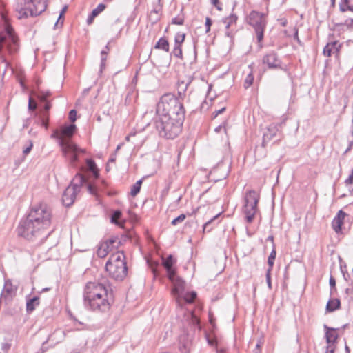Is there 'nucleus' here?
<instances>
[{"instance_id":"1","label":"nucleus","mask_w":353,"mask_h":353,"mask_svg":"<svg viewBox=\"0 0 353 353\" xmlns=\"http://www.w3.org/2000/svg\"><path fill=\"white\" fill-rule=\"evenodd\" d=\"M52 217L51 209L46 203L33 205L27 217L20 221L18 235L41 245L53 231L50 230Z\"/></svg>"},{"instance_id":"2","label":"nucleus","mask_w":353,"mask_h":353,"mask_svg":"<svg viewBox=\"0 0 353 353\" xmlns=\"http://www.w3.org/2000/svg\"><path fill=\"white\" fill-rule=\"evenodd\" d=\"M112 292L99 282H88L83 292L85 307L97 313H108L113 303Z\"/></svg>"},{"instance_id":"3","label":"nucleus","mask_w":353,"mask_h":353,"mask_svg":"<svg viewBox=\"0 0 353 353\" xmlns=\"http://www.w3.org/2000/svg\"><path fill=\"white\" fill-rule=\"evenodd\" d=\"M184 120L180 114L179 117L157 116L155 128L161 137L173 139L181 133Z\"/></svg>"},{"instance_id":"4","label":"nucleus","mask_w":353,"mask_h":353,"mask_svg":"<svg viewBox=\"0 0 353 353\" xmlns=\"http://www.w3.org/2000/svg\"><path fill=\"white\" fill-rule=\"evenodd\" d=\"M157 116H170L185 117V110L183 102L172 93L163 94L157 104Z\"/></svg>"},{"instance_id":"5","label":"nucleus","mask_w":353,"mask_h":353,"mask_svg":"<svg viewBox=\"0 0 353 353\" xmlns=\"http://www.w3.org/2000/svg\"><path fill=\"white\" fill-rule=\"evenodd\" d=\"M105 270L110 277L121 281L128 274L126 257L123 252L118 251L110 255L105 264Z\"/></svg>"},{"instance_id":"6","label":"nucleus","mask_w":353,"mask_h":353,"mask_svg":"<svg viewBox=\"0 0 353 353\" xmlns=\"http://www.w3.org/2000/svg\"><path fill=\"white\" fill-rule=\"evenodd\" d=\"M3 49H5L10 56L14 54L19 49L18 38L10 24H7L4 32L0 33V60L5 64V70H6L10 63L1 53Z\"/></svg>"},{"instance_id":"7","label":"nucleus","mask_w":353,"mask_h":353,"mask_svg":"<svg viewBox=\"0 0 353 353\" xmlns=\"http://www.w3.org/2000/svg\"><path fill=\"white\" fill-rule=\"evenodd\" d=\"M47 1L48 0H16L14 9L17 18L21 19L39 16L46 10Z\"/></svg>"},{"instance_id":"8","label":"nucleus","mask_w":353,"mask_h":353,"mask_svg":"<svg viewBox=\"0 0 353 353\" xmlns=\"http://www.w3.org/2000/svg\"><path fill=\"white\" fill-rule=\"evenodd\" d=\"M247 23L254 29L256 36L257 43L262 48L264 38V31L268 25V12H260L252 10L246 18Z\"/></svg>"},{"instance_id":"9","label":"nucleus","mask_w":353,"mask_h":353,"mask_svg":"<svg viewBox=\"0 0 353 353\" xmlns=\"http://www.w3.org/2000/svg\"><path fill=\"white\" fill-rule=\"evenodd\" d=\"M259 199L260 194L256 190H250L245 192L242 212L246 223H252L254 221L255 215L259 211L258 203Z\"/></svg>"},{"instance_id":"10","label":"nucleus","mask_w":353,"mask_h":353,"mask_svg":"<svg viewBox=\"0 0 353 353\" xmlns=\"http://www.w3.org/2000/svg\"><path fill=\"white\" fill-rule=\"evenodd\" d=\"M84 181L85 178L83 175L77 174L74 181L68 186L62 195V202L65 206L69 207L73 204L77 194L80 192L81 185Z\"/></svg>"},{"instance_id":"11","label":"nucleus","mask_w":353,"mask_h":353,"mask_svg":"<svg viewBox=\"0 0 353 353\" xmlns=\"http://www.w3.org/2000/svg\"><path fill=\"white\" fill-rule=\"evenodd\" d=\"M60 146L65 157L69 160L72 167H76L79 161V154L85 153L84 149L80 148L78 145L69 140H61Z\"/></svg>"},{"instance_id":"12","label":"nucleus","mask_w":353,"mask_h":353,"mask_svg":"<svg viewBox=\"0 0 353 353\" xmlns=\"http://www.w3.org/2000/svg\"><path fill=\"white\" fill-rule=\"evenodd\" d=\"M120 243L121 241L118 237H113L101 243L97 251V256L100 258L105 257L113 248H117Z\"/></svg>"},{"instance_id":"13","label":"nucleus","mask_w":353,"mask_h":353,"mask_svg":"<svg viewBox=\"0 0 353 353\" xmlns=\"http://www.w3.org/2000/svg\"><path fill=\"white\" fill-rule=\"evenodd\" d=\"M173 283L172 294L174 297L176 305H181V298L185 290V283L180 277L173 276L172 279H170Z\"/></svg>"},{"instance_id":"14","label":"nucleus","mask_w":353,"mask_h":353,"mask_svg":"<svg viewBox=\"0 0 353 353\" xmlns=\"http://www.w3.org/2000/svg\"><path fill=\"white\" fill-rule=\"evenodd\" d=\"M262 63L267 65L268 68L270 70L281 68L282 62L279 58L278 54L273 50L263 57Z\"/></svg>"},{"instance_id":"15","label":"nucleus","mask_w":353,"mask_h":353,"mask_svg":"<svg viewBox=\"0 0 353 353\" xmlns=\"http://www.w3.org/2000/svg\"><path fill=\"white\" fill-rule=\"evenodd\" d=\"M17 289V285H13L11 279H8L5 280L0 298L5 301H12L16 295Z\"/></svg>"},{"instance_id":"16","label":"nucleus","mask_w":353,"mask_h":353,"mask_svg":"<svg viewBox=\"0 0 353 353\" xmlns=\"http://www.w3.org/2000/svg\"><path fill=\"white\" fill-rule=\"evenodd\" d=\"M176 263V259L172 254L168 255L166 258L162 257V265L167 272L169 279H172L176 275V268L174 265Z\"/></svg>"},{"instance_id":"17","label":"nucleus","mask_w":353,"mask_h":353,"mask_svg":"<svg viewBox=\"0 0 353 353\" xmlns=\"http://www.w3.org/2000/svg\"><path fill=\"white\" fill-rule=\"evenodd\" d=\"M342 47V43L339 41H331L328 42L323 48V54L325 57H330L335 55L338 59L340 54V50Z\"/></svg>"},{"instance_id":"18","label":"nucleus","mask_w":353,"mask_h":353,"mask_svg":"<svg viewBox=\"0 0 353 353\" xmlns=\"http://www.w3.org/2000/svg\"><path fill=\"white\" fill-rule=\"evenodd\" d=\"M349 215L343 210H340L332 221V228L336 234H342V225L344 223L345 218Z\"/></svg>"},{"instance_id":"19","label":"nucleus","mask_w":353,"mask_h":353,"mask_svg":"<svg viewBox=\"0 0 353 353\" xmlns=\"http://www.w3.org/2000/svg\"><path fill=\"white\" fill-rule=\"evenodd\" d=\"M279 124L272 123L265 130L263 135V146L270 141L274 137H275L279 131Z\"/></svg>"},{"instance_id":"20","label":"nucleus","mask_w":353,"mask_h":353,"mask_svg":"<svg viewBox=\"0 0 353 353\" xmlns=\"http://www.w3.org/2000/svg\"><path fill=\"white\" fill-rule=\"evenodd\" d=\"M76 130L77 126L74 124H70L63 126L61 128L60 133H57L59 142L61 139L70 141V139L74 135Z\"/></svg>"},{"instance_id":"21","label":"nucleus","mask_w":353,"mask_h":353,"mask_svg":"<svg viewBox=\"0 0 353 353\" xmlns=\"http://www.w3.org/2000/svg\"><path fill=\"white\" fill-rule=\"evenodd\" d=\"M323 328L325 331V337L327 343H334L336 344L339 339V334L337 331L338 328L330 327L327 325H323Z\"/></svg>"},{"instance_id":"22","label":"nucleus","mask_w":353,"mask_h":353,"mask_svg":"<svg viewBox=\"0 0 353 353\" xmlns=\"http://www.w3.org/2000/svg\"><path fill=\"white\" fill-rule=\"evenodd\" d=\"M63 335V331H61L60 330H55L52 334H50L48 336L47 340L43 343L41 349L39 350V352L37 353H43L45 351H46L47 347H46V345L48 342H52V345H54L55 344L58 343L60 341V340L57 339L56 336H59L60 338H62Z\"/></svg>"},{"instance_id":"23","label":"nucleus","mask_w":353,"mask_h":353,"mask_svg":"<svg viewBox=\"0 0 353 353\" xmlns=\"http://www.w3.org/2000/svg\"><path fill=\"white\" fill-rule=\"evenodd\" d=\"M192 345L191 340L186 334H183L179 337V350L182 353H188Z\"/></svg>"},{"instance_id":"24","label":"nucleus","mask_w":353,"mask_h":353,"mask_svg":"<svg viewBox=\"0 0 353 353\" xmlns=\"http://www.w3.org/2000/svg\"><path fill=\"white\" fill-rule=\"evenodd\" d=\"M40 304L39 297L34 296L26 300V312L31 314Z\"/></svg>"},{"instance_id":"25","label":"nucleus","mask_w":353,"mask_h":353,"mask_svg":"<svg viewBox=\"0 0 353 353\" xmlns=\"http://www.w3.org/2000/svg\"><path fill=\"white\" fill-rule=\"evenodd\" d=\"M197 296V294L194 291L184 292L183 296L181 298V305H177L179 307L183 306V302L185 303H192Z\"/></svg>"},{"instance_id":"26","label":"nucleus","mask_w":353,"mask_h":353,"mask_svg":"<svg viewBox=\"0 0 353 353\" xmlns=\"http://www.w3.org/2000/svg\"><path fill=\"white\" fill-rule=\"evenodd\" d=\"M110 43L111 41H108L107 45L101 52V64H100V72H101L105 68V63L107 60V55L110 51Z\"/></svg>"},{"instance_id":"27","label":"nucleus","mask_w":353,"mask_h":353,"mask_svg":"<svg viewBox=\"0 0 353 353\" xmlns=\"http://www.w3.org/2000/svg\"><path fill=\"white\" fill-rule=\"evenodd\" d=\"M237 19L238 17L236 14H232L223 19V22L225 24L226 28L225 34L228 37H231V33L228 30L232 24L236 23Z\"/></svg>"},{"instance_id":"28","label":"nucleus","mask_w":353,"mask_h":353,"mask_svg":"<svg viewBox=\"0 0 353 353\" xmlns=\"http://www.w3.org/2000/svg\"><path fill=\"white\" fill-rule=\"evenodd\" d=\"M341 307V302L339 299H333L329 300L326 305V310L329 312H332Z\"/></svg>"},{"instance_id":"29","label":"nucleus","mask_w":353,"mask_h":353,"mask_svg":"<svg viewBox=\"0 0 353 353\" xmlns=\"http://www.w3.org/2000/svg\"><path fill=\"white\" fill-rule=\"evenodd\" d=\"M190 83H185L184 81L179 82L177 85L178 97L177 98L183 102V98L185 95V92Z\"/></svg>"},{"instance_id":"30","label":"nucleus","mask_w":353,"mask_h":353,"mask_svg":"<svg viewBox=\"0 0 353 353\" xmlns=\"http://www.w3.org/2000/svg\"><path fill=\"white\" fill-rule=\"evenodd\" d=\"M86 165L88 170L91 172L96 178H97L99 175V172L94 161L92 159H87Z\"/></svg>"},{"instance_id":"31","label":"nucleus","mask_w":353,"mask_h":353,"mask_svg":"<svg viewBox=\"0 0 353 353\" xmlns=\"http://www.w3.org/2000/svg\"><path fill=\"white\" fill-rule=\"evenodd\" d=\"M339 8L343 12L347 10L353 12V0H341L339 4Z\"/></svg>"},{"instance_id":"32","label":"nucleus","mask_w":353,"mask_h":353,"mask_svg":"<svg viewBox=\"0 0 353 353\" xmlns=\"http://www.w3.org/2000/svg\"><path fill=\"white\" fill-rule=\"evenodd\" d=\"M249 72L245 79L244 81V88L245 89H248L249 87H250L254 81V75H253V70L251 65H249Z\"/></svg>"},{"instance_id":"33","label":"nucleus","mask_w":353,"mask_h":353,"mask_svg":"<svg viewBox=\"0 0 353 353\" xmlns=\"http://www.w3.org/2000/svg\"><path fill=\"white\" fill-rule=\"evenodd\" d=\"M155 48L162 49L165 52L169 51V43L165 38H160L155 45Z\"/></svg>"},{"instance_id":"34","label":"nucleus","mask_w":353,"mask_h":353,"mask_svg":"<svg viewBox=\"0 0 353 353\" xmlns=\"http://www.w3.org/2000/svg\"><path fill=\"white\" fill-rule=\"evenodd\" d=\"M276 248H275V244L273 243L272 250L270 252V254L268 256V264L269 266L268 269H272L274 263V260L276 259Z\"/></svg>"},{"instance_id":"35","label":"nucleus","mask_w":353,"mask_h":353,"mask_svg":"<svg viewBox=\"0 0 353 353\" xmlns=\"http://www.w3.org/2000/svg\"><path fill=\"white\" fill-rule=\"evenodd\" d=\"M161 10L160 8H154L153 10H152L150 12L149 17L151 21H152L153 23H156L157 21L159 20V12Z\"/></svg>"},{"instance_id":"36","label":"nucleus","mask_w":353,"mask_h":353,"mask_svg":"<svg viewBox=\"0 0 353 353\" xmlns=\"http://www.w3.org/2000/svg\"><path fill=\"white\" fill-rule=\"evenodd\" d=\"M142 179L138 180L131 188L130 194L132 196H135L140 192Z\"/></svg>"},{"instance_id":"37","label":"nucleus","mask_w":353,"mask_h":353,"mask_svg":"<svg viewBox=\"0 0 353 353\" xmlns=\"http://www.w3.org/2000/svg\"><path fill=\"white\" fill-rule=\"evenodd\" d=\"M185 37V34L183 32H177L174 37V46H181Z\"/></svg>"},{"instance_id":"38","label":"nucleus","mask_w":353,"mask_h":353,"mask_svg":"<svg viewBox=\"0 0 353 353\" xmlns=\"http://www.w3.org/2000/svg\"><path fill=\"white\" fill-rule=\"evenodd\" d=\"M122 213L120 210H117L112 212L111 215V222L116 225H120L121 224L119 223L118 220L121 218Z\"/></svg>"},{"instance_id":"39","label":"nucleus","mask_w":353,"mask_h":353,"mask_svg":"<svg viewBox=\"0 0 353 353\" xmlns=\"http://www.w3.org/2000/svg\"><path fill=\"white\" fill-rule=\"evenodd\" d=\"M190 316V323H192V325L194 327H197L199 330H200L201 327L199 319L194 314V312H191Z\"/></svg>"},{"instance_id":"40","label":"nucleus","mask_w":353,"mask_h":353,"mask_svg":"<svg viewBox=\"0 0 353 353\" xmlns=\"http://www.w3.org/2000/svg\"><path fill=\"white\" fill-rule=\"evenodd\" d=\"M341 261H342L341 258L339 257L340 269H341V273L343 274L344 279L347 281L350 279V276L347 272L346 265L345 264L343 265L341 263Z\"/></svg>"},{"instance_id":"41","label":"nucleus","mask_w":353,"mask_h":353,"mask_svg":"<svg viewBox=\"0 0 353 353\" xmlns=\"http://www.w3.org/2000/svg\"><path fill=\"white\" fill-rule=\"evenodd\" d=\"M51 95V92L48 90L43 91L40 90L39 92L37 97L41 101H46L48 98Z\"/></svg>"},{"instance_id":"42","label":"nucleus","mask_w":353,"mask_h":353,"mask_svg":"<svg viewBox=\"0 0 353 353\" xmlns=\"http://www.w3.org/2000/svg\"><path fill=\"white\" fill-rule=\"evenodd\" d=\"M105 7L106 6L105 4L99 3L97 6V7L92 10V15L96 17L98 16L101 12H102L105 10Z\"/></svg>"},{"instance_id":"43","label":"nucleus","mask_w":353,"mask_h":353,"mask_svg":"<svg viewBox=\"0 0 353 353\" xmlns=\"http://www.w3.org/2000/svg\"><path fill=\"white\" fill-rule=\"evenodd\" d=\"M172 54L174 57L182 59L183 53L181 46H174V49L172 50Z\"/></svg>"},{"instance_id":"44","label":"nucleus","mask_w":353,"mask_h":353,"mask_svg":"<svg viewBox=\"0 0 353 353\" xmlns=\"http://www.w3.org/2000/svg\"><path fill=\"white\" fill-rule=\"evenodd\" d=\"M185 215L184 214H180L179 216H177L176 218L174 219L172 221V225H176L178 223H182L185 219Z\"/></svg>"},{"instance_id":"45","label":"nucleus","mask_w":353,"mask_h":353,"mask_svg":"<svg viewBox=\"0 0 353 353\" xmlns=\"http://www.w3.org/2000/svg\"><path fill=\"white\" fill-rule=\"evenodd\" d=\"M184 23V18L183 16L179 15L172 19V23L175 25H183Z\"/></svg>"},{"instance_id":"46","label":"nucleus","mask_w":353,"mask_h":353,"mask_svg":"<svg viewBox=\"0 0 353 353\" xmlns=\"http://www.w3.org/2000/svg\"><path fill=\"white\" fill-rule=\"evenodd\" d=\"M219 216L218 215L214 216L212 219L207 221L204 225H203V230L205 231H210L211 230L212 228H210V225L213 223V221Z\"/></svg>"},{"instance_id":"47","label":"nucleus","mask_w":353,"mask_h":353,"mask_svg":"<svg viewBox=\"0 0 353 353\" xmlns=\"http://www.w3.org/2000/svg\"><path fill=\"white\" fill-rule=\"evenodd\" d=\"M325 353H334L336 348V344L334 343H327Z\"/></svg>"},{"instance_id":"48","label":"nucleus","mask_w":353,"mask_h":353,"mask_svg":"<svg viewBox=\"0 0 353 353\" xmlns=\"http://www.w3.org/2000/svg\"><path fill=\"white\" fill-rule=\"evenodd\" d=\"M272 269H268L266 274H265L266 282H267L268 286L270 289L272 288V283H271V271H272Z\"/></svg>"},{"instance_id":"49","label":"nucleus","mask_w":353,"mask_h":353,"mask_svg":"<svg viewBox=\"0 0 353 353\" xmlns=\"http://www.w3.org/2000/svg\"><path fill=\"white\" fill-rule=\"evenodd\" d=\"M11 347V343H3L1 344V351L2 352L0 353H8L9 350Z\"/></svg>"},{"instance_id":"50","label":"nucleus","mask_w":353,"mask_h":353,"mask_svg":"<svg viewBox=\"0 0 353 353\" xmlns=\"http://www.w3.org/2000/svg\"><path fill=\"white\" fill-rule=\"evenodd\" d=\"M212 19L207 17L205 18V32L206 33H208L210 31V27L212 26Z\"/></svg>"},{"instance_id":"51","label":"nucleus","mask_w":353,"mask_h":353,"mask_svg":"<svg viewBox=\"0 0 353 353\" xmlns=\"http://www.w3.org/2000/svg\"><path fill=\"white\" fill-rule=\"evenodd\" d=\"M32 147H33V143L31 141H30L28 145L26 148H25L23 150V154L25 156L28 155L32 150Z\"/></svg>"},{"instance_id":"52","label":"nucleus","mask_w":353,"mask_h":353,"mask_svg":"<svg viewBox=\"0 0 353 353\" xmlns=\"http://www.w3.org/2000/svg\"><path fill=\"white\" fill-rule=\"evenodd\" d=\"M42 117V125L47 128L48 126L49 115L48 114H43Z\"/></svg>"},{"instance_id":"53","label":"nucleus","mask_w":353,"mask_h":353,"mask_svg":"<svg viewBox=\"0 0 353 353\" xmlns=\"http://www.w3.org/2000/svg\"><path fill=\"white\" fill-rule=\"evenodd\" d=\"M69 119L72 122H74L77 120V111L75 110H72L70 111Z\"/></svg>"},{"instance_id":"54","label":"nucleus","mask_w":353,"mask_h":353,"mask_svg":"<svg viewBox=\"0 0 353 353\" xmlns=\"http://www.w3.org/2000/svg\"><path fill=\"white\" fill-rule=\"evenodd\" d=\"M225 123H226V121H224L222 124L219 125V126H217L215 129H214V131L216 132H221L222 130H224L225 132L227 133V129L225 128Z\"/></svg>"},{"instance_id":"55","label":"nucleus","mask_w":353,"mask_h":353,"mask_svg":"<svg viewBox=\"0 0 353 353\" xmlns=\"http://www.w3.org/2000/svg\"><path fill=\"white\" fill-rule=\"evenodd\" d=\"M345 183L348 185L353 183V169L352 170V172L349 175L348 178L345 181Z\"/></svg>"},{"instance_id":"56","label":"nucleus","mask_w":353,"mask_h":353,"mask_svg":"<svg viewBox=\"0 0 353 353\" xmlns=\"http://www.w3.org/2000/svg\"><path fill=\"white\" fill-rule=\"evenodd\" d=\"M45 103V105H44V112L43 114H48V112L49 111V110L51 108V103L50 101H48V100L46 101H43Z\"/></svg>"},{"instance_id":"57","label":"nucleus","mask_w":353,"mask_h":353,"mask_svg":"<svg viewBox=\"0 0 353 353\" xmlns=\"http://www.w3.org/2000/svg\"><path fill=\"white\" fill-rule=\"evenodd\" d=\"M211 3L214 6L217 10H221V4L219 2V0H211Z\"/></svg>"},{"instance_id":"58","label":"nucleus","mask_w":353,"mask_h":353,"mask_svg":"<svg viewBox=\"0 0 353 353\" xmlns=\"http://www.w3.org/2000/svg\"><path fill=\"white\" fill-rule=\"evenodd\" d=\"M330 285L331 287V289L336 290V280L335 279L331 276L329 280Z\"/></svg>"},{"instance_id":"59","label":"nucleus","mask_w":353,"mask_h":353,"mask_svg":"<svg viewBox=\"0 0 353 353\" xmlns=\"http://www.w3.org/2000/svg\"><path fill=\"white\" fill-rule=\"evenodd\" d=\"M28 108L30 110H34L37 108L36 103H33L31 99H29Z\"/></svg>"},{"instance_id":"60","label":"nucleus","mask_w":353,"mask_h":353,"mask_svg":"<svg viewBox=\"0 0 353 353\" xmlns=\"http://www.w3.org/2000/svg\"><path fill=\"white\" fill-rule=\"evenodd\" d=\"M225 110V108L224 107V108H221V109H220V110H216V111H214V112H213V114H213V117H216L219 114H220L223 113Z\"/></svg>"},{"instance_id":"61","label":"nucleus","mask_w":353,"mask_h":353,"mask_svg":"<svg viewBox=\"0 0 353 353\" xmlns=\"http://www.w3.org/2000/svg\"><path fill=\"white\" fill-rule=\"evenodd\" d=\"M67 10V6H65L62 8L61 12H60V14H59V17L56 22V24H58L59 21L61 20V18L63 17V15L64 14L65 12Z\"/></svg>"},{"instance_id":"62","label":"nucleus","mask_w":353,"mask_h":353,"mask_svg":"<svg viewBox=\"0 0 353 353\" xmlns=\"http://www.w3.org/2000/svg\"><path fill=\"white\" fill-rule=\"evenodd\" d=\"M96 17V16H93L92 15V13L91 12V14L89 15V17H88L87 19V23L88 25H90L92 23L93 21H94V19Z\"/></svg>"},{"instance_id":"63","label":"nucleus","mask_w":353,"mask_h":353,"mask_svg":"<svg viewBox=\"0 0 353 353\" xmlns=\"http://www.w3.org/2000/svg\"><path fill=\"white\" fill-rule=\"evenodd\" d=\"M344 25L347 26V27H351L353 26V19H349L345 20Z\"/></svg>"},{"instance_id":"64","label":"nucleus","mask_w":353,"mask_h":353,"mask_svg":"<svg viewBox=\"0 0 353 353\" xmlns=\"http://www.w3.org/2000/svg\"><path fill=\"white\" fill-rule=\"evenodd\" d=\"M88 189L91 194H95L96 190L91 184H88Z\"/></svg>"}]
</instances>
